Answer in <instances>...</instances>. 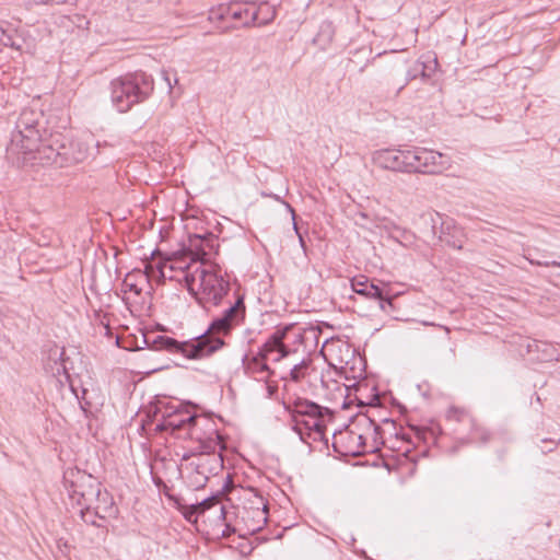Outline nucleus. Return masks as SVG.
I'll return each mask as SVG.
<instances>
[{"label":"nucleus","mask_w":560,"mask_h":560,"mask_svg":"<svg viewBox=\"0 0 560 560\" xmlns=\"http://www.w3.org/2000/svg\"><path fill=\"white\" fill-rule=\"evenodd\" d=\"M352 290L371 300H378L380 306L382 310H385V304L392 305V293L388 284H385L383 288L370 282L369 279L364 276L355 277L351 280Z\"/></svg>","instance_id":"nucleus-15"},{"label":"nucleus","mask_w":560,"mask_h":560,"mask_svg":"<svg viewBox=\"0 0 560 560\" xmlns=\"http://www.w3.org/2000/svg\"><path fill=\"white\" fill-rule=\"evenodd\" d=\"M310 360H302L300 363L294 364L289 372L290 380L298 383L305 378L310 369Z\"/></svg>","instance_id":"nucleus-29"},{"label":"nucleus","mask_w":560,"mask_h":560,"mask_svg":"<svg viewBox=\"0 0 560 560\" xmlns=\"http://www.w3.org/2000/svg\"><path fill=\"white\" fill-rule=\"evenodd\" d=\"M153 89L151 75L142 71L128 73L110 82V100L118 112L126 113L133 105L145 101Z\"/></svg>","instance_id":"nucleus-3"},{"label":"nucleus","mask_w":560,"mask_h":560,"mask_svg":"<svg viewBox=\"0 0 560 560\" xmlns=\"http://www.w3.org/2000/svg\"><path fill=\"white\" fill-rule=\"evenodd\" d=\"M117 510L115 508L112 495L105 490L102 491L101 488L100 493L94 498V503L80 510L82 520L91 524H95L94 520L89 518L92 513H94L97 517L105 520L114 516Z\"/></svg>","instance_id":"nucleus-17"},{"label":"nucleus","mask_w":560,"mask_h":560,"mask_svg":"<svg viewBox=\"0 0 560 560\" xmlns=\"http://www.w3.org/2000/svg\"><path fill=\"white\" fill-rule=\"evenodd\" d=\"M27 4H28V7H32V5H35V4H44V3L40 2V0H30V2Z\"/></svg>","instance_id":"nucleus-39"},{"label":"nucleus","mask_w":560,"mask_h":560,"mask_svg":"<svg viewBox=\"0 0 560 560\" xmlns=\"http://www.w3.org/2000/svg\"><path fill=\"white\" fill-rule=\"evenodd\" d=\"M182 459H192L189 464L194 469L191 482L197 488L205 486L209 475L220 466L221 462V457L215 453L211 455H199L198 452L195 451L184 453Z\"/></svg>","instance_id":"nucleus-11"},{"label":"nucleus","mask_w":560,"mask_h":560,"mask_svg":"<svg viewBox=\"0 0 560 560\" xmlns=\"http://www.w3.org/2000/svg\"><path fill=\"white\" fill-rule=\"evenodd\" d=\"M330 418L331 413L329 410L328 413L320 412L319 415L311 417V421L306 422V430L304 432H307L308 434L313 432L318 438H322L326 429V421Z\"/></svg>","instance_id":"nucleus-25"},{"label":"nucleus","mask_w":560,"mask_h":560,"mask_svg":"<svg viewBox=\"0 0 560 560\" xmlns=\"http://www.w3.org/2000/svg\"><path fill=\"white\" fill-rule=\"evenodd\" d=\"M372 159L381 168L404 173V148L377 150Z\"/></svg>","instance_id":"nucleus-19"},{"label":"nucleus","mask_w":560,"mask_h":560,"mask_svg":"<svg viewBox=\"0 0 560 560\" xmlns=\"http://www.w3.org/2000/svg\"><path fill=\"white\" fill-rule=\"evenodd\" d=\"M11 158L14 159L18 164L39 163L42 165L54 164L58 167H65L61 144L58 140H50L49 143H45L42 140L33 152L21 153L20 159L18 156Z\"/></svg>","instance_id":"nucleus-10"},{"label":"nucleus","mask_w":560,"mask_h":560,"mask_svg":"<svg viewBox=\"0 0 560 560\" xmlns=\"http://www.w3.org/2000/svg\"><path fill=\"white\" fill-rule=\"evenodd\" d=\"M187 410V408L182 407L180 405H168L165 406L164 409L160 408V412L162 415V420H166L170 417H178L183 411Z\"/></svg>","instance_id":"nucleus-32"},{"label":"nucleus","mask_w":560,"mask_h":560,"mask_svg":"<svg viewBox=\"0 0 560 560\" xmlns=\"http://www.w3.org/2000/svg\"><path fill=\"white\" fill-rule=\"evenodd\" d=\"M218 246V242L212 235H194L189 240V248L185 252L194 257L195 266H203L206 262L217 264L212 260V256L217 254Z\"/></svg>","instance_id":"nucleus-14"},{"label":"nucleus","mask_w":560,"mask_h":560,"mask_svg":"<svg viewBox=\"0 0 560 560\" xmlns=\"http://www.w3.org/2000/svg\"><path fill=\"white\" fill-rule=\"evenodd\" d=\"M151 4H160L162 0H147Z\"/></svg>","instance_id":"nucleus-40"},{"label":"nucleus","mask_w":560,"mask_h":560,"mask_svg":"<svg viewBox=\"0 0 560 560\" xmlns=\"http://www.w3.org/2000/svg\"><path fill=\"white\" fill-rule=\"evenodd\" d=\"M185 283L205 308L218 306L230 290V282L224 279L219 264L196 266L191 273L185 275Z\"/></svg>","instance_id":"nucleus-2"},{"label":"nucleus","mask_w":560,"mask_h":560,"mask_svg":"<svg viewBox=\"0 0 560 560\" xmlns=\"http://www.w3.org/2000/svg\"><path fill=\"white\" fill-rule=\"evenodd\" d=\"M247 518H253L254 523L248 526L249 533H255L260 530L264 525L267 523V506L264 505L262 509L254 508L245 511Z\"/></svg>","instance_id":"nucleus-26"},{"label":"nucleus","mask_w":560,"mask_h":560,"mask_svg":"<svg viewBox=\"0 0 560 560\" xmlns=\"http://www.w3.org/2000/svg\"><path fill=\"white\" fill-rule=\"evenodd\" d=\"M63 486L73 504L90 506L100 493L101 483L92 475L78 468H68L63 472Z\"/></svg>","instance_id":"nucleus-6"},{"label":"nucleus","mask_w":560,"mask_h":560,"mask_svg":"<svg viewBox=\"0 0 560 560\" xmlns=\"http://www.w3.org/2000/svg\"><path fill=\"white\" fill-rule=\"evenodd\" d=\"M272 197H273L277 201H281V202L287 207V209L291 212V214H292V219H293V220H295V212H294V209L291 207V205H289V203H288V202H285V201H282V200L280 199V197H279V196H272Z\"/></svg>","instance_id":"nucleus-37"},{"label":"nucleus","mask_w":560,"mask_h":560,"mask_svg":"<svg viewBox=\"0 0 560 560\" xmlns=\"http://www.w3.org/2000/svg\"><path fill=\"white\" fill-rule=\"evenodd\" d=\"M255 12V24L254 25H266L273 21L276 18V8L269 2H260L259 4L254 3Z\"/></svg>","instance_id":"nucleus-24"},{"label":"nucleus","mask_w":560,"mask_h":560,"mask_svg":"<svg viewBox=\"0 0 560 560\" xmlns=\"http://www.w3.org/2000/svg\"><path fill=\"white\" fill-rule=\"evenodd\" d=\"M310 421H311V416L300 417L298 419H294V420H292V422L294 423L293 429L300 435H302L304 433V431L306 430V422H310Z\"/></svg>","instance_id":"nucleus-34"},{"label":"nucleus","mask_w":560,"mask_h":560,"mask_svg":"<svg viewBox=\"0 0 560 560\" xmlns=\"http://www.w3.org/2000/svg\"><path fill=\"white\" fill-rule=\"evenodd\" d=\"M288 408L291 411L292 420L306 416L313 417L320 412L328 413V408L320 407L315 402L303 399L295 400L293 406H289Z\"/></svg>","instance_id":"nucleus-23"},{"label":"nucleus","mask_w":560,"mask_h":560,"mask_svg":"<svg viewBox=\"0 0 560 560\" xmlns=\"http://www.w3.org/2000/svg\"><path fill=\"white\" fill-rule=\"evenodd\" d=\"M151 264L153 265L152 277L161 280L170 279L180 281V278L177 277V272L183 275V279L185 280V275L191 273L196 267L194 265V257H190L189 253L185 250Z\"/></svg>","instance_id":"nucleus-9"},{"label":"nucleus","mask_w":560,"mask_h":560,"mask_svg":"<svg viewBox=\"0 0 560 560\" xmlns=\"http://www.w3.org/2000/svg\"><path fill=\"white\" fill-rule=\"evenodd\" d=\"M471 434L472 438L481 443H487L490 440V432L471 420Z\"/></svg>","instance_id":"nucleus-31"},{"label":"nucleus","mask_w":560,"mask_h":560,"mask_svg":"<svg viewBox=\"0 0 560 560\" xmlns=\"http://www.w3.org/2000/svg\"><path fill=\"white\" fill-rule=\"evenodd\" d=\"M43 112L31 107L21 110L8 145V154L18 156L33 152L42 141Z\"/></svg>","instance_id":"nucleus-4"},{"label":"nucleus","mask_w":560,"mask_h":560,"mask_svg":"<svg viewBox=\"0 0 560 560\" xmlns=\"http://www.w3.org/2000/svg\"><path fill=\"white\" fill-rule=\"evenodd\" d=\"M528 261L532 264V265H536V266H545V267H549V266H560V261H538V260H533V259H529L527 258Z\"/></svg>","instance_id":"nucleus-35"},{"label":"nucleus","mask_w":560,"mask_h":560,"mask_svg":"<svg viewBox=\"0 0 560 560\" xmlns=\"http://www.w3.org/2000/svg\"><path fill=\"white\" fill-rule=\"evenodd\" d=\"M162 77H163V80L166 82L167 86L170 90L173 89V83L170 79V73L167 70H162Z\"/></svg>","instance_id":"nucleus-36"},{"label":"nucleus","mask_w":560,"mask_h":560,"mask_svg":"<svg viewBox=\"0 0 560 560\" xmlns=\"http://www.w3.org/2000/svg\"><path fill=\"white\" fill-rule=\"evenodd\" d=\"M292 328V325L277 328L260 347L259 355L272 362H279L288 357L292 350L284 343V340Z\"/></svg>","instance_id":"nucleus-12"},{"label":"nucleus","mask_w":560,"mask_h":560,"mask_svg":"<svg viewBox=\"0 0 560 560\" xmlns=\"http://www.w3.org/2000/svg\"><path fill=\"white\" fill-rule=\"evenodd\" d=\"M153 265L148 264L145 270H133L128 272L121 283L124 301L132 314H141L144 311V304L141 302L142 284L152 277Z\"/></svg>","instance_id":"nucleus-8"},{"label":"nucleus","mask_w":560,"mask_h":560,"mask_svg":"<svg viewBox=\"0 0 560 560\" xmlns=\"http://www.w3.org/2000/svg\"><path fill=\"white\" fill-rule=\"evenodd\" d=\"M529 352H541V355H538L537 359L541 361H550L557 359V351L555 347L547 342L533 341L527 346Z\"/></svg>","instance_id":"nucleus-28"},{"label":"nucleus","mask_w":560,"mask_h":560,"mask_svg":"<svg viewBox=\"0 0 560 560\" xmlns=\"http://www.w3.org/2000/svg\"><path fill=\"white\" fill-rule=\"evenodd\" d=\"M218 19L240 21L242 26L255 24L254 2L232 3L219 9Z\"/></svg>","instance_id":"nucleus-18"},{"label":"nucleus","mask_w":560,"mask_h":560,"mask_svg":"<svg viewBox=\"0 0 560 560\" xmlns=\"http://www.w3.org/2000/svg\"><path fill=\"white\" fill-rule=\"evenodd\" d=\"M245 319L244 299L240 296L234 304L215 318L209 328L197 338L189 341H177L167 336H156L152 341L155 350H166L170 353L182 354L187 359H202L220 350L225 343L220 335H228Z\"/></svg>","instance_id":"nucleus-1"},{"label":"nucleus","mask_w":560,"mask_h":560,"mask_svg":"<svg viewBox=\"0 0 560 560\" xmlns=\"http://www.w3.org/2000/svg\"><path fill=\"white\" fill-rule=\"evenodd\" d=\"M207 510H214L213 512L218 516V518L224 522L225 529L222 530L223 537H230L233 533L236 532V528L232 527L229 521L230 512L226 511L225 506L220 502L218 497L205 499L200 503L192 505L191 511L189 513H186L185 517L188 521H192V517L196 514L203 513Z\"/></svg>","instance_id":"nucleus-16"},{"label":"nucleus","mask_w":560,"mask_h":560,"mask_svg":"<svg viewBox=\"0 0 560 560\" xmlns=\"http://www.w3.org/2000/svg\"><path fill=\"white\" fill-rule=\"evenodd\" d=\"M406 83L401 84L397 91V93H399L404 88H405Z\"/></svg>","instance_id":"nucleus-41"},{"label":"nucleus","mask_w":560,"mask_h":560,"mask_svg":"<svg viewBox=\"0 0 560 560\" xmlns=\"http://www.w3.org/2000/svg\"><path fill=\"white\" fill-rule=\"evenodd\" d=\"M334 37V27L330 22H323L319 28V32L315 38V42H331Z\"/></svg>","instance_id":"nucleus-30"},{"label":"nucleus","mask_w":560,"mask_h":560,"mask_svg":"<svg viewBox=\"0 0 560 560\" xmlns=\"http://www.w3.org/2000/svg\"><path fill=\"white\" fill-rule=\"evenodd\" d=\"M183 436L198 443L191 451L198 452L199 455L214 454L220 446V435L213 420L202 415L195 417Z\"/></svg>","instance_id":"nucleus-7"},{"label":"nucleus","mask_w":560,"mask_h":560,"mask_svg":"<svg viewBox=\"0 0 560 560\" xmlns=\"http://www.w3.org/2000/svg\"><path fill=\"white\" fill-rule=\"evenodd\" d=\"M61 150L65 159V166L83 162L90 155L89 147L85 142L77 140L70 145L61 144Z\"/></svg>","instance_id":"nucleus-21"},{"label":"nucleus","mask_w":560,"mask_h":560,"mask_svg":"<svg viewBox=\"0 0 560 560\" xmlns=\"http://www.w3.org/2000/svg\"><path fill=\"white\" fill-rule=\"evenodd\" d=\"M18 33L19 31L16 28H12L9 24L0 21V40L3 45L21 50L22 45L15 38Z\"/></svg>","instance_id":"nucleus-27"},{"label":"nucleus","mask_w":560,"mask_h":560,"mask_svg":"<svg viewBox=\"0 0 560 560\" xmlns=\"http://www.w3.org/2000/svg\"><path fill=\"white\" fill-rule=\"evenodd\" d=\"M267 361L268 359L259 355V352L249 359L246 357L244 360L245 372L258 381H266L271 374Z\"/></svg>","instance_id":"nucleus-22"},{"label":"nucleus","mask_w":560,"mask_h":560,"mask_svg":"<svg viewBox=\"0 0 560 560\" xmlns=\"http://www.w3.org/2000/svg\"><path fill=\"white\" fill-rule=\"evenodd\" d=\"M196 413H191L188 409L183 411L178 417H170L156 424V431H170L172 434L183 436L182 432H186L190 422L195 420Z\"/></svg>","instance_id":"nucleus-20"},{"label":"nucleus","mask_w":560,"mask_h":560,"mask_svg":"<svg viewBox=\"0 0 560 560\" xmlns=\"http://www.w3.org/2000/svg\"><path fill=\"white\" fill-rule=\"evenodd\" d=\"M451 167V159L438 151L410 147L404 148V173L438 174Z\"/></svg>","instance_id":"nucleus-5"},{"label":"nucleus","mask_w":560,"mask_h":560,"mask_svg":"<svg viewBox=\"0 0 560 560\" xmlns=\"http://www.w3.org/2000/svg\"><path fill=\"white\" fill-rule=\"evenodd\" d=\"M334 450L345 456H358L370 452L366 448L362 434L352 430H345L334 433Z\"/></svg>","instance_id":"nucleus-13"},{"label":"nucleus","mask_w":560,"mask_h":560,"mask_svg":"<svg viewBox=\"0 0 560 560\" xmlns=\"http://www.w3.org/2000/svg\"><path fill=\"white\" fill-rule=\"evenodd\" d=\"M293 229H294L295 233H296V234H298V236H299V241H300L301 247L305 250V242H304V240H303L302 235L300 234L299 229H298V225H296V223H295V222L293 223Z\"/></svg>","instance_id":"nucleus-38"},{"label":"nucleus","mask_w":560,"mask_h":560,"mask_svg":"<svg viewBox=\"0 0 560 560\" xmlns=\"http://www.w3.org/2000/svg\"><path fill=\"white\" fill-rule=\"evenodd\" d=\"M467 412L464 409L457 407H451L447 410V418L455 421H463L467 417Z\"/></svg>","instance_id":"nucleus-33"}]
</instances>
